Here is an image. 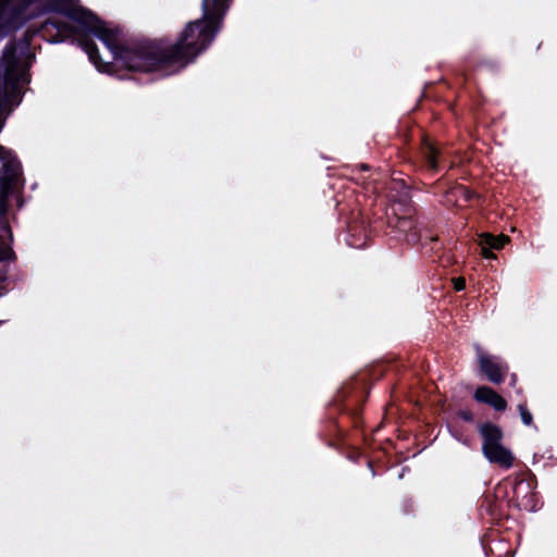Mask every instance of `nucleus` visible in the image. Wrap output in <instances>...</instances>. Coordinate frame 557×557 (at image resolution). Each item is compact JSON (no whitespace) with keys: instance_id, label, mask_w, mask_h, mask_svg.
<instances>
[{"instance_id":"1","label":"nucleus","mask_w":557,"mask_h":557,"mask_svg":"<svg viewBox=\"0 0 557 557\" xmlns=\"http://www.w3.org/2000/svg\"><path fill=\"white\" fill-rule=\"evenodd\" d=\"M52 10L62 12L84 23L107 45L122 66L131 71H156L173 66L168 48L156 42H138L119 46V32L108 28L89 11L77 5L75 0H54Z\"/></svg>"},{"instance_id":"2","label":"nucleus","mask_w":557,"mask_h":557,"mask_svg":"<svg viewBox=\"0 0 557 557\" xmlns=\"http://www.w3.org/2000/svg\"><path fill=\"white\" fill-rule=\"evenodd\" d=\"M228 0H203V17L189 23L181 34L177 44L168 47V58L174 65L184 66L212 40L216 20L222 16Z\"/></svg>"},{"instance_id":"3","label":"nucleus","mask_w":557,"mask_h":557,"mask_svg":"<svg viewBox=\"0 0 557 557\" xmlns=\"http://www.w3.org/2000/svg\"><path fill=\"white\" fill-rule=\"evenodd\" d=\"M20 82H26V78L17 67L14 48L10 47L4 50L0 62V110L16 94Z\"/></svg>"},{"instance_id":"4","label":"nucleus","mask_w":557,"mask_h":557,"mask_svg":"<svg viewBox=\"0 0 557 557\" xmlns=\"http://www.w3.org/2000/svg\"><path fill=\"white\" fill-rule=\"evenodd\" d=\"M480 432L483 436L482 451L485 458L503 468H510L515 457L512 453L502 445V431L492 424H484Z\"/></svg>"},{"instance_id":"5","label":"nucleus","mask_w":557,"mask_h":557,"mask_svg":"<svg viewBox=\"0 0 557 557\" xmlns=\"http://www.w3.org/2000/svg\"><path fill=\"white\" fill-rule=\"evenodd\" d=\"M34 0H0V30L20 26L24 18V10Z\"/></svg>"},{"instance_id":"6","label":"nucleus","mask_w":557,"mask_h":557,"mask_svg":"<svg viewBox=\"0 0 557 557\" xmlns=\"http://www.w3.org/2000/svg\"><path fill=\"white\" fill-rule=\"evenodd\" d=\"M479 363L481 371L487 376V379L495 383L499 384L504 380V368L498 363L494 362V360L483 354H479Z\"/></svg>"},{"instance_id":"7","label":"nucleus","mask_w":557,"mask_h":557,"mask_svg":"<svg viewBox=\"0 0 557 557\" xmlns=\"http://www.w3.org/2000/svg\"><path fill=\"white\" fill-rule=\"evenodd\" d=\"M474 398L478 401L491 405L496 410H505L507 406L506 400L500 395L486 386L478 387L474 393Z\"/></svg>"},{"instance_id":"8","label":"nucleus","mask_w":557,"mask_h":557,"mask_svg":"<svg viewBox=\"0 0 557 557\" xmlns=\"http://www.w3.org/2000/svg\"><path fill=\"white\" fill-rule=\"evenodd\" d=\"M509 237L504 234L494 236L490 233H483L480 235L479 245H485L492 249H502L506 244L509 243Z\"/></svg>"},{"instance_id":"9","label":"nucleus","mask_w":557,"mask_h":557,"mask_svg":"<svg viewBox=\"0 0 557 557\" xmlns=\"http://www.w3.org/2000/svg\"><path fill=\"white\" fill-rule=\"evenodd\" d=\"M423 153H424L425 159L428 160L429 165L432 169H435L436 168L435 158L437 154L436 148L431 143L426 141L423 147Z\"/></svg>"},{"instance_id":"10","label":"nucleus","mask_w":557,"mask_h":557,"mask_svg":"<svg viewBox=\"0 0 557 557\" xmlns=\"http://www.w3.org/2000/svg\"><path fill=\"white\" fill-rule=\"evenodd\" d=\"M84 49L86 50V52L89 54V58L90 60L97 65L99 66V62H98V55H97V48L95 47V45L92 44H89V42H86L84 45Z\"/></svg>"},{"instance_id":"11","label":"nucleus","mask_w":557,"mask_h":557,"mask_svg":"<svg viewBox=\"0 0 557 557\" xmlns=\"http://www.w3.org/2000/svg\"><path fill=\"white\" fill-rule=\"evenodd\" d=\"M519 411L521 419L525 425H530L532 423V414L528 411L524 405H519Z\"/></svg>"},{"instance_id":"12","label":"nucleus","mask_w":557,"mask_h":557,"mask_svg":"<svg viewBox=\"0 0 557 557\" xmlns=\"http://www.w3.org/2000/svg\"><path fill=\"white\" fill-rule=\"evenodd\" d=\"M410 226H411V222L406 219L399 220V222L397 224V228L401 232H406Z\"/></svg>"},{"instance_id":"13","label":"nucleus","mask_w":557,"mask_h":557,"mask_svg":"<svg viewBox=\"0 0 557 557\" xmlns=\"http://www.w3.org/2000/svg\"><path fill=\"white\" fill-rule=\"evenodd\" d=\"M482 247V256L486 259H495L496 256L490 250L491 248H488L487 246L485 245H480Z\"/></svg>"},{"instance_id":"14","label":"nucleus","mask_w":557,"mask_h":557,"mask_svg":"<svg viewBox=\"0 0 557 557\" xmlns=\"http://www.w3.org/2000/svg\"><path fill=\"white\" fill-rule=\"evenodd\" d=\"M453 282H454V286H455V288H456L457 290H461V289H463V288H465V286H466L465 278H462V277H457V278H455Z\"/></svg>"},{"instance_id":"15","label":"nucleus","mask_w":557,"mask_h":557,"mask_svg":"<svg viewBox=\"0 0 557 557\" xmlns=\"http://www.w3.org/2000/svg\"><path fill=\"white\" fill-rule=\"evenodd\" d=\"M9 156H10V152L5 148L0 146V159L10 162Z\"/></svg>"},{"instance_id":"16","label":"nucleus","mask_w":557,"mask_h":557,"mask_svg":"<svg viewBox=\"0 0 557 557\" xmlns=\"http://www.w3.org/2000/svg\"><path fill=\"white\" fill-rule=\"evenodd\" d=\"M458 191L462 193L466 198L472 197V193L466 188H459Z\"/></svg>"}]
</instances>
